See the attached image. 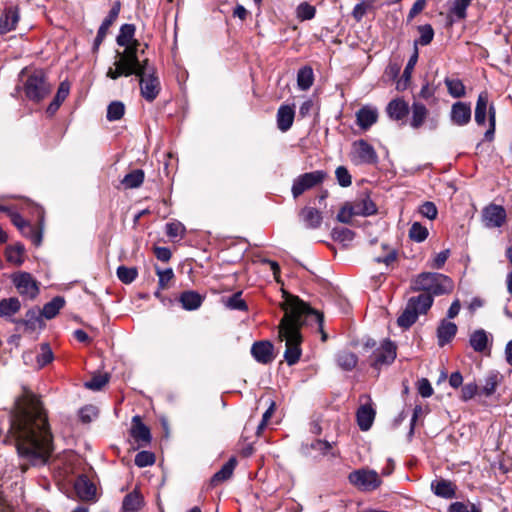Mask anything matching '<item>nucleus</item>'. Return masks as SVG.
<instances>
[{
    "label": "nucleus",
    "mask_w": 512,
    "mask_h": 512,
    "mask_svg": "<svg viewBox=\"0 0 512 512\" xmlns=\"http://www.w3.org/2000/svg\"><path fill=\"white\" fill-rule=\"evenodd\" d=\"M8 438L15 442L21 458L33 466L47 463L52 452V435L39 398L23 387L10 412Z\"/></svg>",
    "instance_id": "obj_1"
},
{
    "label": "nucleus",
    "mask_w": 512,
    "mask_h": 512,
    "mask_svg": "<svg viewBox=\"0 0 512 512\" xmlns=\"http://www.w3.org/2000/svg\"><path fill=\"white\" fill-rule=\"evenodd\" d=\"M284 297L282 309L285 313L278 331L279 340L285 342L284 352H301L302 334L300 328L308 319L315 321L317 330L321 333V339L325 341L327 334L323 330V315L311 309L297 296L284 292Z\"/></svg>",
    "instance_id": "obj_2"
},
{
    "label": "nucleus",
    "mask_w": 512,
    "mask_h": 512,
    "mask_svg": "<svg viewBox=\"0 0 512 512\" xmlns=\"http://www.w3.org/2000/svg\"><path fill=\"white\" fill-rule=\"evenodd\" d=\"M138 51L133 49L117 51V59L114 62V67H109L106 72V77L116 80L122 76L129 77L135 75L137 77L146 75L149 70H156L153 65H150L149 59L139 60L137 55Z\"/></svg>",
    "instance_id": "obj_3"
},
{
    "label": "nucleus",
    "mask_w": 512,
    "mask_h": 512,
    "mask_svg": "<svg viewBox=\"0 0 512 512\" xmlns=\"http://www.w3.org/2000/svg\"><path fill=\"white\" fill-rule=\"evenodd\" d=\"M453 289L454 283L452 279L444 274L436 272H422L411 281L412 291H423L432 297L449 294Z\"/></svg>",
    "instance_id": "obj_4"
},
{
    "label": "nucleus",
    "mask_w": 512,
    "mask_h": 512,
    "mask_svg": "<svg viewBox=\"0 0 512 512\" xmlns=\"http://www.w3.org/2000/svg\"><path fill=\"white\" fill-rule=\"evenodd\" d=\"M25 95L28 99L39 102L51 91L42 70H35L30 73L23 84Z\"/></svg>",
    "instance_id": "obj_5"
},
{
    "label": "nucleus",
    "mask_w": 512,
    "mask_h": 512,
    "mask_svg": "<svg viewBox=\"0 0 512 512\" xmlns=\"http://www.w3.org/2000/svg\"><path fill=\"white\" fill-rule=\"evenodd\" d=\"M348 480L358 490L364 492L374 491L382 483L379 474L375 470L368 468L352 471L348 476Z\"/></svg>",
    "instance_id": "obj_6"
},
{
    "label": "nucleus",
    "mask_w": 512,
    "mask_h": 512,
    "mask_svg": "<svg viewBox=\"0 0 512 512\" xmlns=\"http://www.w3.org/2000/svg\"><path fill=\"white\" fill-rule=\"evenodd\" d=\"M327 177L326 172L316 170L299 175L293 181L291 192L296 199L305 191L310 190L321 184Z\"/></svg>",
    "instance_id": "obj_7"
},
{
    "label": "nucleus",
    "mask_w": 512,
    "mask_h": 512,
    "mask_svg": "<svg viewBox=\"0 0 512 512\" xmlns=\"http://www.w3.org/2000/svg\"><path fill=\"white\" fill-rule=\"evenodd\" d=\"M12 283L23 297L30 300L35 299L39 294V283L28 272H17L11 276Z\"/></svg>",
    "instance_id": "obj_8"
},
{
    "label": "nucleus",
    "mask_w": 512,
    "mask_h": 512,
    "mask_svg": "<svg viewBox=\"0 0 512 512\" xmlns=\"http://www.w3.org/2000/svg\"><path fill=\"white\" fill-rule=\"evenodd\" d=\"M141 96L148 102H153L161 91V83L156 70H149L146 75L139 76Z\"/></svg>",
    "instance_id": "obj_9"
},
{
    "label": "nucleus",
    "mask_w": 512,
    "mask_h": 512,
    "mask_svg": "<svg viewBox=\"0 0 512 512\" xmlns=\"http://www.w3.org/2000/svg\"><path fill=\"white\" fill-rule=\"evenodd\" d=\"M353 161L357 164H375L378 160L377 153L372 145L365 140L353 143Z\"/></svg>",
    "instance_id": "obj_10"
},
{
    "label": "nucleus",
    "mask_w": 512,
    "mask_h": 512,
    "mask_svg": "<svg viewBox=\"0 0 512 512\" xmlns=\"http://www.w3.org/2000/svg\"><path fill=\"white\" fill-rule=\"evenodd\" d=\"M334 442H329L322 439H315L311 442L303 443L301 445V452L306 456H312L313 452H316V455L314 457L318 456H331L336 457L337 453H335L333 446Z\"/></svg>",
    "instance_id": "obj_11"
},
{
    "label": "nucleus",
    "mask_w": 512,
    "mask_h": 512,
    "mask_svg": "<svg viewBox=\"0 0 512 512\" xmlns=\"http://www.w3.org/2000/svg\"><path fill=\"white\" fill-rule=\"evenodd\" d=\"M483 222L488 228H499L506 221V210L496 204H490L483 209Z\"/></svg>",
    "instance_id": "obj_12"
},
{
    "label": "nucleus",
    "mask_w": 512,
    "mask_h": 512,
    "mask_svg": "<svg viewBox=\"0 0 512 512\" xmlns=\"http://www.w3.org/2000/svg\"><path fill=\"white\" fill-rule=\"evenodd\" d=\"M120 12V2H115L110 9L107 17L103 20L102 24L100 25L97 35L93 42V51H98L100 45L102 44L103 40L105 39L109 27L113 24V22L117 19Z\"/></svg>",
    "instance_id": "obj_13"
},
{
    "label": "nucleus",
    "mask_w": 512,
    "mask_h": 512,
    "mask_svg": "<svg viewBox=\"0 0 512 512\" xmlns=\"http://www.w3.org/2000/svg\"><path fill=\"white\" fill-rule=\"evenodd\" d=\"M136 27L134 24H123L120 27L119 34L117 35L116 42L119 46L124 47V50L133 49L139 50L140 42L135 39Z\"/></svg>",
    "instance_id": "obj_14"
},
{
    "label": "nucleus",
    "mask_w": 512,
    "mask_h": 512,
    "mask_svg": "<svg viewBox=\"0 0 512 512\" xmlns=\"http://www.w3.org/2000/svg\"><path fill=\"white\" fill-rule=\"evenodd\" d=\"M20 19L17 6H7L0 16V34L4 35L15 30Z\"/></svg>",
    "instance_id": "obj_15"
},
{
    "label": "nucleus",
    "mask_w": 512,
    "mask_h": 512,
    "mask_svg": "<svg viewBox=\"0 0 512 512\" xmlns=\"http://www.w3.org/2000/svg\"><path fill=\"white\" fill-rule=\"evenodd\" d=\"M366 398L367 403L362 404L356 412L357 423L362 431H367L371 428L376 415L370 397L366 396Z\"/></svg>",
    "instance_id": "obj_16"
},
{
    "label": "nucleus",
    "mask_w": 512,
    "mask_h": 512,
    "mask_svg": "<svg viewBox=\"0 0 512 512\" xmlns=\"http://www.w3.org/2000/svg\"><path fill=\"white\" fill-rule=\"evenodd\" d=\"M18 325H23L25 330L33 333L40 331L44 328V318L40 313V310L37 308H32L28 310L25 314V317L19 321H17Z\"/></svg>",
    "instance_id": "obj_17"
},
{
    "label": "nucleus",
    "mask_w": 512,
    "mask_h": 512,
    "mask_svg": "<svg viewBox=\"0 0 512 512\" xmlns=\"http://www.w3.org/2000/svg\"><path fill=\"white\" fill-rule=\"evenodd\" d=\"M471 106L469 103L456 102L451 107V121L457 126H464L471 120Z\"/></svg>",
    "instance_id": "obj_18"
},
{
    "label": "nucleus",
    "mask_w": 512,
    "mask_h": 512,
    "mask_svg": "<svg viewBox=\"0 0 512 512\" xmlns=\"http://www.w3.org/2000/svg\"><path fill=\"white\" fill-rule=\"evenodd\" d=\"M378 120V110L365 105L356 112V123L364 131L368 130Z\"/></svg>",
    "instance_id": "obj_19"
},
{
    "label": "nucleus",
    "mask_w": 512,
    "mask_h": 512,
    "mask_svg": "<svg viewBox=\"0 0 512 512\" xmlns=\"http://www.w3.org/2000/svg\"><path fill=\"white\" fill-rule=\"evenodd\" d=\"M12 223L20 230L22 234H26V230L32 233V243L39 246L42 242V232L33 227L29 222L24 220L18 213L11 214Z\"/></svg>",
    "instance_id": "obj_20"
},
{
    "label": "nucleus",
    "mask_w": 512,
    "mask_h": 512,
    "mask_svg": "<svg viewBox=\"0 0 512 512\" xmlns=\"http://www.w3.org/2000/svg\"><path fill=\"white\" fill-rule=\"evenodd\" d=\"M299 217L304 226L308 229H317L322 224V214L319 210L313 207H304L299 213Z\"/></svg>",
    "instance_id": "obj_21"
},
{
    "label": "nucleus",
    "mask_w": 512,
    "mask_h": 512,
    "mask_svg": "<svg viewBox=\"0 0 512 512\" xmlns=\"http://www.w3.org/2000/svg\"><path fill=\"white\" fill-rule=\"evenodd\" d=\"M294 117L295 110L293 106L281 105L276 115L278 129L282 132L288 131L293 125Z\"/></svg>",
    "instance_id": "obj_22"
},
{
    "label": "nucleus",
    "mask_w": 512,
    "mask_h": 512,
    "mask_svg": "<svg viewBox=\"0 0 512 512\" xmlns=\"http://www.w3.org/2000/svg\"><path fill=\"white\" fill-rule=\"evenodd\" d=\"M386 112L388 116L393 120H403L409 113V106L404 99L396 98L388 103Z\"/></svg>",
    "instance_id": "obj_23"
},
{
    "label": "nucleus",
    "mask_w": 512,
    "mask_h": 512,
    "mask_svg": "<svg viewBox=\"0 0 512 512\" xmlns=\"http://www.w3.org/2000/svg\"><path fill=\"white\" fill-rule=\"evenodd\" d=\"M502 378V375L497 370L488 371L483 379V383L480 388V394L486 397L492 396L495 393L496 388L501 382Z\"/></svg>",
    "instance_id": "obj_24"
},
{
    "label": "nucleus",
    "mask_w": 512,
    "mask_h": 512,
    "mask_svg": "<svg viewBox=\"0 0 512 512\" xmlns=\"http://www.w3.org/2000/svg\"><path fill=\"white\" fill-rule=\"evenodd\" d=\"M133 426L131 428V436L137 441L148 444L151 441V433L149 428L141 421L139 415L132 418Z\"/></svg>",
    "instance_id": "obj_25"
},
{
    "label": "nucleus",
    "mask_w": 512,
    "mask_h": 512,
    "mask_svg": "<svg viewBox=\"0 0 512 512\" xmlns=\"http://www.w3.org/2000/svg\"><path fill=\"white\" fill-rule=\"evenodd\" d=\"M431 490L436 496L444 499H452L456 494L455 485L451 481L445 479L432 481Z\"/></svg>",
    "instance_id": "obj_26"
},
{
    "label": "nucleus",
    "mask_w": 512,
    "mask_h": 512,
    "mask_svg": "<svg viewBox=\"0 0 512 512\" xmlns=\"http://www.w3.org/2000/svg\"><path fill=\"white\" fill-rule=\"evenodd\" d=\"M74 488L79 498L83 500H91L96 492L94 484L83 475L76 479Z\"/></svg>",
    "instance_id": "obj_27"
},
{
    "label": "nucleus",
    "mask_w": 512,
    "mask_h": 512,
    "mask_svg": "<svg viewBox=\"0 0 512 512\" xmlns=\"http://www.w3.org/2000/svg\"><path fill=\"white\" fill-rule=\"evenodd\" d=\"M204 297L193 290L184 291L180 294L179 301L183 309L193 311L198 309L203 303Z\"/></svg>",
    "instance_id": "obj_28"
},
{
    "label": "nucleus",
    "mask_w": 512,
    "mask_h": 512,
    "mask_svg": "<svg viewBox=\"0 0 512 512\" xmlns=\"http://www.w3.org/2000/svg\"><path fill=\"white\" fill-rule=\"evenodd\" d=\"M489 96L486 91L481 92L478 95V99L475 107V121L478 125H484L486 123V115L489 113Z\"/></svg>",
    "instance_id": "obj_29"
},
{
    "label": "nucleus",
    "mask_w": 512,
    "mask_h": 512,
    "mask_svg": "<svg viewBox=\"0 0 512 512\" xmlns=\"http://www.w3.org/2000/svg\"><path fill=\"white\" fill-rule=\"evenodd\" d=\"M433 297L429 294L422 293L418 296L411 297L407 304L417 311V314H425L433 304Z\"/></svg>",
    "instance_id": "obj_30"
},
{
    "label": "nucleus",
    "mask_w": 512,
    "mask_h": 512,
    "mask_svg": "<svg viewBox=\"0 0 512 512\" xmlns=\"http://www.w3.org/2000/svg\"><path fill=\"white\" fill-rule=\"evenodd\" d=\"M457 332L456 324L448 321H442L437 329L438 344L443 347L445 344L450 342Z\"/></svg>",
    "instance_id": "obj_31"
},
{
    "label": "nucleus",
    "mask_w": 512,
    "mask_h": 512,
    "mask_svg": "<svg viewBox=\"0 0 512 512\" xmlns=\"http://www.w3.org/2000/svg\"><path fill=\"white\" fill-rule=\"evenodd\" d=\"M469 342L475 352H483L486 349H491V346L489 345V335L483 329L473 332L470 336Z\"/></svg>",
    "instance_id": "obj_32"
},
{
    "label": "nucleus",
    "mask_w": 512,
    "mask_h": 512,
    "mask_svg": "<svg viewBox=\"0 0 512 512\" xmlns=\"http://www.w3.org/2000/svg\"><path fill=\"white\" fill-rule=\"evenodd\" d=\"M412 117H411V121H410V125L412 128L414 129H418L420 128L427 116H428V109L425 107L424 104L420 103V102H413L412 104Z\"/></svg>",
    "instance_id": "obj_33"
},
{
    "label": "nucleus",
    "mask_w": 512,
    "mask_h": 512,
    "mask_svg": "<svg viewBox=\"0 0 512 512\" xmlns=\"http://www.w3.org/2000/svg\"><path fill=\"white\" fill-rule=\"evenodd\" d=\"M64 305L65 299L61 296H56L43 306V309L40 310V313L43 318L50 320L59 313Z\"/></svg>",
    "instance_id": "obj_34"
},
{
    "label": "nucleus",
    "mask_w": 512,
    "mask_h": 512,
    "mask_svg": "<svg viewBox=\"0 0 512 512\" xmlns=\"http://www.w3.org/2000/svg\"><path fill=\"white\" fill-rule=\"evenodd\" d=\"M353 214L355 215H363L369 216L376 213V205L374 202L368 197H362L357 200L352 206Z\"/></svg>",
    "instance_id": "obj_35"
},
{
    "label": "nucleus",
    "mask_w": 512,
    "mask_h": 512,
    "mask_svg": "<svg viewBox=\"0 0 512 512\" xmlns=\"http://www.w3.org/2000/svg\"><path fill=\"white\" fill-rule=\"evenodd\" d=\"M143 505V497L137 492L128 493L122 502L123 512H138Z\"/></svg>",
    "instance_id": "obj_36"
},
{
    "label": "nucleus",
    "mask_w": 512,
    "mask_h": 512,
    "mask_svg": "<svg viewBox=\"0 0 512 512\" xmlns=\"http://www.w3.org/2000/svg\"><path fill=\"white\" fill-rule=\"evenodd\" d=\"M235 466H236V458L235 457H231L222 467L219 471H217L212 479H211V483L213 485H217L218 483L220 482H223L227 479H229L232 474H233V471L235 469Z\"/></svg>",
    "instance_id": "obj_37"
},
{
    "label": "nucleus",
    "mask_w": 512,
    "mask_h": 512,
    "mask_svg": "<svg viewBox=\"0 0 512 512\" xmlns=\"http://www.w3.org/2000/svg\"><path fill=\"white\" fill-rule=\"evenodd\" d=\"M314 83V73L310 66H304L298 70L297 86L300 90H308Z\"/></svg>",
    "instance_id": "obj_38"
},
{
    "label": "nucleus",
    "mask_w": 512,
    "mask_h": 512,
    "mask_svg": "<svg viewBox=\"0 0 512 512\" xmlns=\"http://www.w3.org/2000/svg\"><path fill=\"white\" fill-rule=\"evenodd\" d=\"M24 251H25V248L20 243L7 246L5 249V256H6L7 261L16 266H20L24 261V259H23Z\"/></svg>",
    "instance_id": "obj_39"
},
{
    "label": "nucleus",
    "mask_w": 512,
    "mask_h": 512,
    "mask_svg": "<svg viewBox=\"0 0 512 512\" xmlns=\"http://www.w3.org/2000/svg\"><path fill=\"white\" fill-rule=\"evenodd\" d=\"M21 308L18 298L11 297L0 301V317H10L16 314Z\"/></svg>",
    "instance_id": "obj_40"
},
{
    "label": "nucleus",
    "mask_w": 512,
    "mask_h": 512,
    "mask_svg": "<svg viewBox=\"0 0 512 512\" xmlns=\"http://www.w3.org/2000/svg\"><path fill=\"white\" fill-rule=\"evenodd\" d=\"M418 316L417 311L407 304L402 314L398 317L397 324L401 328L408 329L417 321Z\"/></svg>",
    "instance_id": "obj_41"
},
{
    "label": "nucleus",
    "mask_w": 512,
    "mask_h": 512,
    "mask_svg": "<svg viewBox=\"0 0 512 512\" xmlns=\"http://www.w3.org/2000/svg\"><path fill=\"white\" fill-rule=\"evenodd\" d=\"M144 181V172L140 169L133 170L125 175L122 184L125 188L132 189L139 187Z\"/></svg>",
    "instance_id": "obj_42"
},
{
    "label": "nucleus",
    "mask_w": 512,
    "mask_h": 512,
    "mask_svg": "<svg viewBox=\"0 0 512 512\" xmlns=\"http://www.w3.org/2000/svg\"><path fill=\"white\" fill-rule=\"evenodd\" d=\"M445 85L448 93L454 98H461L465 96L466 90L463 82L460 79H445Z\"/></svg>",
    "instance_id": "obj_43"
},
{
    "label": "nucleus",
    "mask_w": 512,
    "mask_h": 512,
    "mask_svg": "<svg viewBox=\"0 0 512 512\" xmlns=\"http://www.w3.org/2000/svg\"><path fill=\"white\" fill-rule=\"evenodd\" d=\"M125 113V105L121 101H113L107 107V120L110 122L120 120Z\"/></svg>",
    "instance_id": "obj_44"
},
{
    "label": "nucleus",
    "mask_w": 512,
    "mask_h": 512,
    "mask_svg": "<svg viewBox=\"0 0 512 512\" xmlns=\"http://www.w3.org/2000/svg\"><path fill=\"white\" fill-rule=\"evenodd\" d=\"M224 305L231 310L246 311L247 304L241 297V292H236L228 298H223Z\"/></svg>",
    "instance_id": "obj_45"
},
{
    "label": "nucleus",
    "mask_w": 512,
    "mask_h": 512,
    "mask_svg": "<svg viewBox=\"0 0 512 512\" xmlns=\"http://www.w3.org/2000/svg\"><path fill=\"white\" fill-rule=\"evenodd\" d=\"M365 349H375L377 352H396L397 346L394 342L385 339L382 341L381 346L378 348L375 340L367 338L364 342Z\"/></svg>",
    "instance_id": "obj_46"
},
{
    "label": "nucleus",
    "mask_w": 512,
    "mask_h": 512,
    "mask_svg": "<svg viewBox=\"0 0 512 512\" xmlns=\"http://www.w3.org/2000/svg\"><path fill=\"white\" fill-rule=\"evenodd\" d=\"M472 0H455L450 9V14L454 20H463L466 18V10L471 4Z\"/></svg>",
    "instance_id": "obj_47"
},
{
    "label": "nucleus",
    "mask_w": 512,
    "mask_h": 512,
    "mask_svg": "<svg viewBox=\"0 0 512 512\" xmlns=\"http://www.w3.org/2000/svg\"><path fill=\"white\" fill-rule=\"evenodd\" d=\"M418 32L420 37L415 41L414 47H417L418 44L426 46L432 42L434 37V30L430 24L418 26Z\"/></svg>",
    "instance_id": "obj_48"
},
{
    "label": "nucleus",
    "mask_w": 512,
    "mask_h": 512,
    "mask_svg": "<svg viewBox=\"0 0 512 512\" xmlns=\"http://www.w3.org/2000/svg\"><path fill=\"white\" fill-rule=\"evenodd\" d=\"M429 235L428 229L419 222H414L409 229V237L411 240L421 243L427 239Z\"/></svg>",
    "instance_id": "obj_49"
},
{
    "label": "nucleus",
    "mask_w": 512,
    "mask_h": 512,
    "mask_svg": "<svg viewBox=\"0 0 512 512\" xmlns=\"http://www.w3.org/2000/svg\"><path fill=\"white\" fill-rule=\"evenodd\" d=\"M138 276V271L135 267L119 266L117 268V277L125 284L132 283Z\"/></svg>",
    "instance_id": "obj_50"
},
{
    "label": "nucleus",
    "mask_w": 512,
    "mask_h": 512,
    "mask_svg": "<svg viewBox=\"0 0 512 512\" xmlns=\"http://www.w3.org/2000/svg\"><path fill=\"white\" fill-rule=\"evenodd\" d=\"M376 357L370 359V364L377 371H380L383 367L392 364L397 354H375Z\"/></svg>",
    "instance_id": "obj_51"
},
{
    "label": "nucleus",
    "mask_w": 512,
    "mask_h": 512,
    "mask_svg": "<svg viewBox=\"0 0 512 512\" xmlns=\"http://www.w3.org/2000/svg\"><path fill=\"white\" fill-rule=\"evenodd\" d=\"M316 9L307 2H302L296 9L297 18L301 21L311 20L315 17Z\"/></svg>",
    "instance_id": "obj_52"
},
{
    "label": "nucleus",
    "mask_w": 512,
    "mask_h": 512,
    "mask_svg": "<svg viewBox=\"0 0 512 512\" xmlns=\"http://www.w3.org/2000/svg\"><path fill=\"white\" fill-rule=\"evenodd\" d=\"M108 380L107 374H97L93 375L89 381H86L84 386L89 390L99 391L107 384Z\"/></svg>",
    "instance_id": "obj_53"
},
{
    "label": "nucleus",
    "mask_w": 512,
    "mask_h": 512,
    "mask_svg": "<svg viewBox=\"0 0 512 512\" xmlns=\"http://www.w3.org/2000/svg\"><path fill=\"white\" fill-rule=\"evenodd\" d=\"M134 462L140 468L151 466L155 462V455L150 451H140L136 454Z\"/></svg>",
    "instance_id": "obj_54"
},
{
    "label": "nucleus",
    "mask_w": 512,
    "mask_h": 512,
    "mask_svg": "<svg viewBox=\"0 0 512 512\" xmlns=\"http://www.w3.org/2000/svg\"><path fill=\"white\" fill-rule=\"evenodd\" d=\"M337 363L343 370L350 371L357 364L356 354H339Z\"/></svg>",
    "instance_id": "obj_55"
},
{
    "label": "nucleus",
    "mask_w": 512,
    "mask_h": 512,
    "mask_svg": "<svg viewBox=\"0 0 512 512\" xmlns=\"http://www.w3.org/2000/svg\"><path fill=\"white\" fill-rule=\"evenodd\" d=\"M98 416V409L93 405L84 406L79 410V418L83 423H90Z\"/></svg>",
    "instance_id": "obj_56"
},
{
    "label": "nucleus",
    "mask_w": 512,
    "mask_h": 512,
    "mask_svg": "<svg viewBox=\"0 0 512 512\" xmlns=\"http://www.w3.org/2000/svg\"><path fill=\"white\" fill-rule=\"evenodd\" d=\"M478 392L480 389L476 382L466 383L461 389V399L463 401L471 400Z\"/></svg>",
    "instance_id": "obj_57"
},
{
    "label": "nucleus",
    "mask_w": 512,
    "mask_h": 512,
    "mask_svg": "<svg viewBox=\"0 0 512 512\" xmlns=\"http://www.w3.org/2000/svg\"><path fill=\"white\" fill-rule=\"evenodd\" d=\"M335 175L340 186L348 187L351 185L352 178L346 167L339 166L335 171Z\"/></svg>",
    "instance_id": "obj_58"
},
{
    "label": "nucleus",
    "mask_w": 512,
    "mask_h": 512,
    "mask_svg": "<svg viewBox=\"0 0 512 512\" xmlns=\"http://www.w3.org/2000/svg\"><path fill=\"white\" fill-rule=\"evenodd\" d=\"M418 61V48L414 47L413 54L411 55L410 59L408 60L405 69L403 71L402 77L406 79V82H410L412 72L414 70V67Z\"/></svg>",
    "instance_id": "obj_59"
},
{
    "label": "nucleus",
    "mask_w": 512,
    "mask_h": 512,
    "mask_svg": "<svg viewBox=\"0 0 512 512\" xmlns=\"http://www.w3.org/2000/svg\"><path fill=\"white\" fill-rule=\"evenodd\" d=\"M419 212L422 216L434 220L437 217L438 210L433 202L426 201L420 206Z\"/></svg>",
    "instance_id": "obj_60"
},
{
    "label": "nucleus",
    "mask_w": 512,
    "mask_h": 512,
    "mask_svg": "<svg viewBox=\"0 0 512 512\" xmlns=\"http://www.w3.org/2000/svg\"><path fill=\"white\" fill-rule=\"evenodd\" d=\"M157 275H158V285L160 289H166L168 286V283L173 279L174 272L171 268H167L165 270L157 269Z\"/></svg>",
    "instance_id": "obj_61"
},
{
    "label": "nucleus",
    "mask_w": 512,
    "mask_h": 512,
    "mask_svg": "<svg viewBox=\"0 0 512 512\" xmlns=\"http://www.w3.org/2000/svg\"><path fill=\"white\" fill-rule=\"evenodd\" d=\"M185 227L180 222H170L166 224V234L170 238L182 237Z\"/></svg>",
    "instance_id": "obj_62"
},
{
    "label": "nucleus",
    "mask_w": 512,
    "mask_h": 512,
    "mask_svg": "<svg viewBox=\"0 0 512 512\" xmlns=\"http://www.w3.org/2000/svg\"><path fill=\"white\" fill-rule=\"evenodd\" d=\"M383 248L387 250V253L383 256L375 257V261L378 263H384L386 265L391 264L397 258V252L393 248H389L388 245H383Z\"/></svg>",
    "instance_id": "obj_63"
},
{
    "label": "nucleus",
    "mask_w": 512,
    "mask_h": 512,
    "mask_svg": "<svg viewBox=\"0 0 512 512\" xmlns=\"http://www.w3.org/2000/svg\"><path fill=\"white\" fill-rule=\"evenodd\" d=\"M450 255V250L446 249L439 252L432 260L430 267L433 269H441Z\"/></svg>",
    "instance_id": "obj_64"
}]
</instances>
